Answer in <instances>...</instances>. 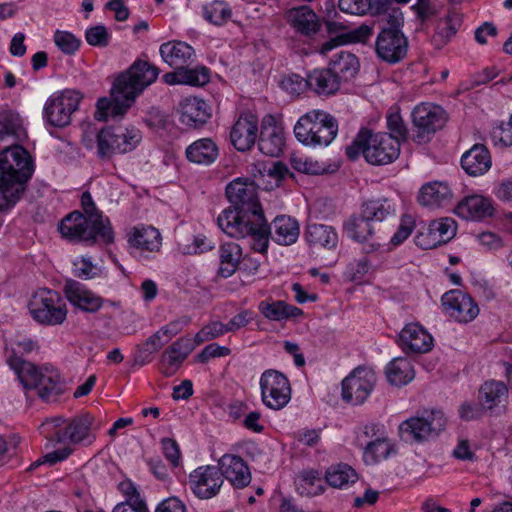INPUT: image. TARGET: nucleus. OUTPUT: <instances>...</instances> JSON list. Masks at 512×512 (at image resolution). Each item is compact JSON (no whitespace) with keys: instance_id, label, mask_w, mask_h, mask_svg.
Instances as JSON below:
<instances>
[{"instance_id":"1","label":"nucleus","mask_w":512,"mask_h":512,"mask_svg":"<svg viewBox=\"0 0 512 512\" xmlns=\"http://www.w3.org/2000/svg\"><path fill=\"white\" fill-rule=\"evenodd\" d=\"M226 195L232 207L217 218L219 228L233 238H251L252 248L266 253L270 230L258 200L257 185L249 178H237L226 187Z\"/></svg>"},{"instance_id":"2","label":"nucleus","mask_w":512,"mask_h":512,"mask_svg":"<svg viewBox=\"0 0 512 512\" xmlns=\"http://www.w3.org/2000/svg\"><path fill=\"white\" fill-rule=\"evenodd\" d=\"M159 69L147 61L137 60L121 73L113 83L110 98L97 101L95 119L107 121L109 117L123 116L143 90L156 81Z\"/></svg>"},{"instance_id":"3","label":"nucleus","mask_w":512,"mask_h":512,"mask_svg":"<svg viewBox=\"0 0 512 512\" xmlns=\"http://www.w3.org/2000/svg\"><path fill=\"white\" fill-rule=\"evenodd\" d=\"M34 173L29 152L12 145L0 152V211L12 208L23 196Z\"/></svg>"},{"instance_id":"4","label":"nucleus","mask_w":512,"mask_h":512,"mask_svg":"<svg viewBox=\"0 0 512 512\" xmlns=\"http://www.w3.org/2000/svg\"><path fill=\"white\" fill-rule=\"evenodd\" d=\"M360 154L372 165H386L398 158L400 143L387 133H372L362 129L351 145L346 147V155L350 160H356Z\"/></svg>"},{"instance_id":"5","label":"nucleus","mask_w":512,"mask_h":512,"mask_svg":"<svg viewBox=\"0 0 512 512\" xmlns=\"http://www.w3.org/2000/svg\"><path fill=\"white\" fill-rule=\"evenodd\" d=\"M94 418L85 413L67 420L61 416L45 420L40 426L41 433L54 444L69 441L71 444H80L85 440L91 443L95 436L92 434Z\"/></svg>"},{"instance_id":"6","label":"nucleus","mask_w":512,"mask_h":512,"mask_svg":"<svg viewBox=\"0 0 512 512\" xmlns=\"http://www.w3.org/2000/svg\"><path fill=\"white\" fill-rule=\"evenodd\" d=\"M338 124L330 114L312 110L300 117L294 126L295 137L306 146H328L336 137Z\"/></svg>"},{"instance_id":"7","label":"nucleus","mask_w":512,"mask_h":512,"mask_svg":"<svg viewBox=\"0 0 512 512\" xmlns=\"http://www.w3.org/2000/svg\"><path fill=\"white\" fill-rule=\"evenodd\" d=\"M447 419L439 409L424 410L421 416L410 417L399 425L401 439L407 443H422L438 437Z\"/></svg>"},{"instance_id":"8","label":"nucleus","mask_w":512,"mask_h":512,"mask_svg":"<svg viewBox=\"0 0 512 512\" xmlns=\"http://www.w3.org/2000/svg\"><path fill=\"white\" fill-rule=\"evenodd\" d=\"M29 310L33 319L41 325H61L67 317V306L60 293L40 289L32 297Z\"/></svg>"},{"instance_id":"9","label":"nucleus","mask_w":512,"mask_h":512,"mask_svg":"<svg viewBox=\"0 0 512 512\" xmlns=\"http://www.w3.org/2000/svg\"><path fill=\"white\" fill-rule=\"evenodd\" d=\"M17 377L25 390H36L38 396L47 402L56 401L65 390L60 373L53 367L38 369L34 366L27 374Z\"/></svg>"},{"instance_id":"10","label":"nucleus","mask_w":512,"mask_h":512,"mask_svg":"<svg viewBox=\"0 0 512 512\" xmlns=\"http://www.w3.org/2000/svg\"><path fill=\"white\" fill-rule=\"evenodd\" d=\"M261 399L265 406L273 410L284 408L291 399L289 379L275 369L265 370L259 380Z\"/></svg>"},{"instance_id":"11","label":"nucleus","mask_w":512,"mask_h":512,"mask_svg":"<svg viewBox=\"0 0 512 512\" xmlns=\"http://www.w3.org/2000/svg\"><path fill=\"white\" fill-rule=\"evenodd\" d=\"M412 121L415 128L414 141L424 143L444 127L447 115L438 105L422 103L412 111Z\"/></svg>"},{"instance_id":"12","label":"nucleus","mask_w":512,"mask_h":512,"mask_svg":"<svg viewBox=\"0 0 512 512\" xmlns=\"http://www.w3.org/2000/svg\"><path fill=\"white\" fill-rule=\"evenodd\" d=\"M377 377L371 368L357 367L342 381V397L353 405L363 404L373 391Z\"/></svg>"},{"instance_id":"13","label":"nucleus","mask_w":512,"mask_h":512,"mask_svg":"<svg viewBox=\"0 0 512 512\" xmlns=\"http://www.w3.org/2000/svg\"><path fill=\"white\" fill-rule=\"evenodd\" d=\"M81 96L74 90H65L50 97L44 107V117L54 127H65L71 121V115L78 109Z\"/></svg>"},{"instance_id":"14","label":"nucleus","mask_w":512,"mask_h":512,"mask_svg":"<svg viewBox=\"0 0 512 512\" xmlns=\"http://www.w3.org/2000/svg\"><path fill=\"white\" fill-rule=\"evenodd\" d=\"M100 225H94L90 219L79 211L68 214L60 223L59 231L63 237L73 241H83L88 244L103 243L100 237Z\"/></svg>"},{"instance_id":"15","label":"nucleus","mask_w":512,"mask_h":512,"mask_svg":"<svg viewBox=\"0 0 512 512\" xmlns=\"http://www.w3.org/2000/svg\"><path fill=\"white\" fill-rule=\"evenodd\" d=\"M408 46V39L402 31L380 30L375 41V52L382 61L396 64L406 57Z\"/></svg>"},{"instance_id":"16","label":"nucleus","mask_w":512,"mask_h":512,"mask_svg":"<svg viewBox=\"0 0 512 512\" xmlns=\"http://www.w3.org/2000/svg\"><path fill=\"white\" fill-rule=\"evenodd\" d=\"M442 305L451 317L461 323L472 321L479 313L474 300L461 290L446 292L442 296Z\"/></svg>"},{"instance_id":"17","label":"nucleus","mask_w":512,"mask_h":512,"mask_svg":"<svg viewBox=\"0 0 512 512\" xmlns=\"http://www.w3.org/2000/svg\"><path fill=\"white\" fill-rule=\"evenodd\" d=\"M219 469L214 466L198 467L189 477L193 493L200 499L214 497L223 484Z\"/></svg>"},{"instance_id":"18","label":"nucleus","mask_w":512,"mask_h":512,"mask_svg":"<svg viewBox=\"0 0 512 512\" xmlns=\"http://www.w3.org/2000/svg\"><path fill=\"white\" fill-rule=\"evenodd\" d=\"M257 132L258 118L251 113L241 114L231 128V143L238 151H248L256 142Z\"/></svg>"},{"instance_id":"19","label":"nucleus","mask_w":512,"mask_h":512,"mask_svg":"<svg viewBox=\"0 0 512 512\" xmlns=\"http://www.w3.org/2000/svg\"><path fill=\"white\" fill-rule=\"evenodd\" d=\"M64 293L68 301L81 311L86 313L98 312L104 300L83 284L75 280H67L64 285Z\"/></svg>"},{"instance_id":"20","label":"nucleus","mask_w":512,"mask_h":512,"mask_svg":"<svg viewBox=\"0 0 512 512\" xmlns=\"http://www.w3.org/2000/svg\"><path fill=\"white\" fill-rule=\"evenodd\" d=\"M399 345L405 353H427L433 347V338L422 326L411 323L401 330Z\"/></svg>"},{"instance_id":"21","label":"nucleus","mask_w":512,"mask_h":512,"mask_svg":"<svg viewBox=\"0 0 512 512\" xmlns=\"http://www.w3.org/2000/svg\"><path fill=\"white\" fill-rule=\"evenodd\" d=\"M285 18L295 32L302 36L312 37L321 27L320 18L308 5L289 9Z\"/></svg>"},{"instance_id":"22","label":"nucleus","mask_w":512,"mask_h":512,"mask_svg":"<svg viewBox=\"0 0 512 512\" xmlns=\"http://www.w3.org/2000/svg\"><path fill=\"white\" fill-rule=\"evenodd\" d=\"M284 144L283 128L275 123L273 117L265 118L259 134V150L265 155L277 157L281 154Z\"/></svg>"},{"instance_id":"23","label":"nucleus","mask_w":512,"mask_h":512,"mask_svg":"<svg viewBox=\"0 0 512 512\" xmlns=\"http://www.w3.org/2000/svg\"><path fill=\"white\" fill-rule=\"evenodd\" d=\"M128 243L139 256L148 258L150 253L158 252L162 245L160 232L152 227H134L128 234Z\"/></svg>"},{"instance_id":"24","label":"nucleus","mask_w":512,"mask_h":512,"mask_svg":"<svg viewBox=\"0 0 512 512\" xmlns=\"http://www.w3.org/2000/svg\"><path fill=\"white\" fill-rule=\"evenodd\" d=\"M219 472L236 488H243L251 481V474L244 460L236 455L226 454L219 460Z\"/></svg>"},{"instance_id":"25","label":"nucleus","mask_w":512,"mask_h":512,"mask_svg":"<svg viewBox=\"0 0 512 512\" xmlns=\"http://www.w3.org/2000/svg\"><path fill=\"white\" fill-rule=\"evenodd\" d=\"M192 350L193 346L189 338H180L175 341L161 355V373L166 377L174 375Z\"/></svg>"},{"instance_id":"26","label":"nucleus","mask_w":512,"mask_h":512,"mask_svg":"<svg viewBox=\"0 0 512 512\" xmlns=\"http://www.w3.org/2000/svg\"><path fill=\"white\" fill-rule=\"evenodd\" d=\"M36 348V343L28 338L14 341L10 346L5 347V358L7 365L17 376L28 373L29 369L35 366L33 363L23 359L25 354L31 353Z\"/></svg>"},{"instance_id":"27","label":"nucleus","mask_w":512,"mask_h":512,"mask_svg":"<svg viewBox=\"0 0 512 512\" xmlns=\"http://www.w3.org/2000/svg\"><path fill=\"white\" fill-rule=\"evenodd\" d=\"M509 397L507 385L498 380H487L478 389V401L484 405L487 411L492 412L497 408L505 407Z\"/></svg>"},{"instance_id":"28","label":"nucleus","mask_w":512,"mask_h":512,"mask_svg":"<svg viewBox=\"0 0 512 512\" xmlns=\"http://www.w3.org/2000/svg\"><path fill=\"white\" fill-rule=\"evenodd\" d=\"M160 55L170 67L179 69L194 61L195 51L186 42L169 41L160 46Z\"/></svg>"},{"instance_id":"29","label":"nucleus","mask_w":512,"mask_h":512,"mask_svg":"<svg viewBox=\"0 0 512 512\" xmlns=\"http://www.w3.org/2000/svg\"><path fill=\"white\" fill-rule=\"evenodd\" d=\"M492 164L489 150L483 144H475L461 157V166L470 176L485 174Z\"/></svg>"},{"instance_id":"30","label":"nucleus","mask_w":512,"mask_h":512,"mask_svg":"<svg viewBox=\"0 0 512 512\" xmlns=\"http://www.w3.org/2000/svg\"><path fill=\"white\" fill-rule=\"evenodd\" d=\"M211 114L202 99L186 98L180 103V122L188 127L197 128L207 122Z\"/></svg>"},{"instance_id":"31","label":"nucleus","mask_w":512,"mask_h":512,"mask_svg":"<svg viewBox=\"0 0 512 512\" xmlns=\"http://www.w3.org/2000/svg\"><path fill=\"white\" fill-rule=\"evenodd\" d=\"M269 239L272 238L280 245H291L295 243L300 234V226L295 218L286 215L277 216L271 225Z\"/></svg>"},{"instance_id":"32","label":"nucleus","mask_w":512,"mask_h":512,"mask_svg":"<svg viewBox=\"0 0 512 512\" xmlns=\"http://www.w3.org/2000/svg\"><path fill=\"white\" fill-rule=\"evenodd\" d=\"M455 213L465 220H482L493 214V207L483 196L472 195L457 204Z\"/></svg>"},{"instance_id":"33","label":"nucleus","mask_w":512,"mask_h":512,"mask_svg":"<svg viewBox=\"0 0 512 512\" xmlns=\"http://www.w3.org/2000/svg\"><path fill=\"white\" fill-rule=\"evenodd\" d=\"M453 193L444 182H431L422 186L418 195V202L427 207H443L452 202Z\"/></svg>"},{"instance_id":"34","label":"nucleus","mask_w":512,"mask_h":512,"mask_svg":"<svg viewBox=\"0 0 512 512\" xmlns=\"http://www.w3.org/2000/svg\"><path fill=\"white\" fill-rule=\"evenodd\" d=\"M81 205L85 212V217L90 219L94 225H100L98 231L100 237L104 240V244H111L114 241V233L108 218L102 215V212L97 209L92 196L89 192H84L81 197Z\"/></svg>"},{"instance_id":"35","label":"nucleus","mask_w":512,"mask_h":512,"mask_svg":"<svg viewBox=\"0 0 512 512\" xmlns=\"http://www.w3.org/2000/svg\"><path fill=\"white\" fill-rule=\"evenodd\" d=\"M340 86V79L330 68L315 69L308 74V88L318 95L334 94Z\"/></svg>"},{"instance_id":"36","label":"nucleus","mask_w":512,"mask_h":512,"mask_svg":"<svg viewBox=\"0 0 512 512\" xmlns=\"http://www.w3.org/2000/svg\"><path fill=\"white\" fill-rule=\"evenodd\" d=\"M304 237L306 241L316 247L334 249L338 244V235L334 227L324 224H308Z\"/></svg>"},{"instance_id":"37","label":"nucleus","mask_w":512,"mask_h":512,"mask_svg":"<svg viewBox=\"0 0 512 512\" xmlns=\"http://www.w3.org/2000/svg\"><path fill=\"white\" fill-rule=\"evenodd\" d=\"M218 147L210 138H202L186 149V157L190 162L202 165L213 163L218 157Z\"/></svg>"},{"instance_id":"38","label":"nucleus","mask_w":512,"mask_h":512,"mask_svg":"<svg viewBox=\"0 0 512 512\" xmlns=\"http://www.w3.org/2000/svg\"><path fill=\"white\" fill-rule=\"evenodd\" d=\"M457 225L452 218H441L429 224L427 236L432 239L424 248H432L446 244L456 235Z\"/></svg>"},{"instance_id":"39","label":"nucleus","mask_w":512,"mask_h":512,"mask_svg":"<svg viewBox=\"0 0 512 512\" xmlns=\"http://www.w3.org/2000/svg\"><path fill=\"white\" fill-rule=\"evenodd\" d=\"M358 58L349 51L341 50L337 52L329 62V68L333 70L339 79L350 80L359 70Z\"/></svg>"},{"instance_id":"40","label":"nucleus","mask_w":512,"mask_h":512,"mask_svg":"<svg viewBox=\"0 0 512 512\" xmlns=\"http://www.w3.org/2000/svg\"><path fill=\"white\" fill-rule=\"evenodd\" d=\"M258 308L262 315L271 321H282L303 314L300 308L280 300L273 302L262 301L259 303Z\"/></svg>"},{"instance_id":"41","label":"nucleus","mask_w":512,"mask_h":512,"mask_svg":"<svg viewBox=\"0 0 512 512\" xmlns=\"http://www.w3.org/2000/svg\"><path fill=\"white\" fill-rule=\"evenodd\" d=\"M241 255L242 251L237 243L222 244L219 249L220 266L218 274L223 278L232 276L238 268Z\"/></svg>"},{"instance_id":"42","label":"nucleus","mask_w":512,"mask_h":512,"mask_svg":"<svg viewBox=\"0 0 512 512\" xmlns=\"http://www.w3.org/2000/svg\"><path fill=\"white\" fill-rule=\"evenodd\" d=\"M361 213L375 226L376 223L394 217L395 208L388 199H377L365 202L361 207Z\"/></svg>"},{"instance_id":"43","label":"nucleus","mask_w":512,"mask_h":512,"mask_svg":"<svg viewBox=\"0 0 512 512\" xmlns=\"http://www.w3.org/2000/svg\"><path fill=\"white\" fill-rule=\"evenodd\" d=\"M386 377L389 383L395 386H402L414 378V370L407 358L398 357L393 359L386 367Z\"/></svg>"},{"instance_id":"44","label":"nucleus","mask_w":512,"mask_h":512,"mask_svg":"<svg viewBox=\"0 0 512 512\" xmlns=\"http://www.w3.org/2000/svg\"><path fill=\"white\" fill-rule=\"evenodd\" d=\"M327 483L334 488H344L358 480V474L348 464H337L331 466L325 474Z\"/></svg>"},{"instance_id":"45","label":"nucleus","mask_w":512,"mask_h":512,"mask_svg":"<svg viewBox=\"0 0 512 512\" xmlns=\"http://www.w3.org/2000/svg\"><path fill=\"white\" fill-rule=\"evenodd\" d=\"M348 236L352 239L366 243L374 234L375 226L369 219L363 217V213L358 216H352L344 226Z\"/></svg>"},{"instance_id":"46","label":"nucleus","mask_w":512,"mask_h":512,"mask_svg":"<svg viewBox=\"0 0 512 512\" xmlns=\"http://www.w3.org/2000/svg\"><path fill=\"white\" fill-rule=\"evenodd\" d=\"M202 11L204 19L216 26L224 25L232 17L230 6L222 0H213L205 4Z\"/></svg>"},{"instance_id":"47","label":"nucleus","mask_w":512,"mask_h":512,"mask_svg":"<svg viewBox=\"0 0 512 512\" xmlns=\"http://www.w3.org/2000/svg\"><path fill=\"white\" fill-rule=\"evenodd\" d=\"M298 489L301 494L316 496L324 492V482L317 470H304L299 475Z\"/></svg>"},{"instance_id":"48","label":"nucleus","mask_w":512,"mask_h":512,"mask_svg":"<svg viewBox=\"0 0 512 512\" xmlns=\"http://www.w3.org/2000/svg\"><path fill=\"white\" fill-rule=\"evenodd\" d=\"M98 155L101 158H109L114 153H120V146L111 127L101 129L97 134Z\"/></svg>"},{"instance_id":"49","label":"nucleus","mask_w":512,"mask_h":512,"mask_svg":"<svg viewBox=\"0 0 512 512\" xmlns=\"http://www.w3.org/2000/svg\"><path fill=\"white\" fill-rule=\"evenodd\" d=\"M459 26V19L454 16H448L441 19L438 23L437 30L433 36V42L437 48L443 47L456 34Z\"/></svg>"},{"instance_id":"50","label":"nucleus","mask_w":512,"mask_h":512,"mask_svg":"<svg viewBox=\"0 0 512 512\" xmlns=\"http://www.w3.org/2000/svg\"><path fill=\"white\" fill-rule=\"evenodd\" d=\"M392 450L387 439L378 437L376 440L367 443L364 450V460L368 464H374L386 459Z\"/></svg>"},{"instance_id":"51","label":"nucleus","mask_w":512,"mask_h":512,"mask_svg":"<svg viewBox=\"0 0 512 512\" xmlns=\"http://www.w3.org/2000/svg\"><path fill=\"white\" fill-rule=\"evenodd\" d=\"M120 146V153H127L136 148L141 141V132L135 127L115 130Z\"/></svg>"},{"instance_id":"52","label":"nucleus","mask_w":512,"mask_h":512,"mask_svg":"<svg viewBox=\"0 0 512 512\" xmlns=\"http://www.w3.org/2000/svg\"><path fill=\"white\" fill-rule=\"evenodd\" d=\"M182 84L192 86H203L210 80V71L208 68L201 66L195 69H188L187 66L181 68Z\"/></svg>"},{"instance_id":"53","label":"nucleus","mask_w":512,"mask_h":512,"mask_svg":"<svg viewBox=\"0 0 512 512\" xmlns=\"http://www.w3.org/2000/svg\"><path fill=\"white\" fill-rule=\"evenodd\" d=\"M227 332H228V330H227L226 324H223L222 322H219V321H213V322H210L209 324L205 325L195 335L194 342L196 345H200L209 340L218 338Z\"/></svg>"},{"instance_id":"54","label":"nucleus","mask_w":512,"mask_h":512,"mask_svg":"<svg viewBox=\"0 0 512 512\" xmlns=\"http://www.w3.org/2000/svg\"><path fill=\"white\" fill-rule=\"evenodd\" d=\"M56 46L65 54H74L80 47L81 41L67 31H56L54 34Z\"/></svg>"},{"instance_id":"55","label":"nucleus","mask_w":512,"mask_h":512,"mask_svg":"<svg viewBox=\"0 0 512 512\" xmlns=\"http://www.w3.org/2000/svg\"><path fill=\"white\" fill-rule=\"evenodd\" d=\"M21 128V120L18 114L9 110L0 111V132L6 137L17 135Z\"/></svg>"},{"instance_id":"56","label":"nucleus","mask_w":512,"mask_h":512,"mask_svg":"<svg viewBox=\"0 0 512 512\" xmlns=\"http://www.w3.org/2000/svg\"><path fill=\"white\" fill-rule=\"evenodd\" d=\"M487 412L486 408L480 401H464L458 409V415L461 420L469 422L479 420Z\"/></svg>"},{"instance_id":"57","label":"nucleus","mask_w":512,"mask_h":512,"mask_svg":"<svg viewBox=\"0 0 512 512\" xmlns=\"http://www.w3.org/2000/svg\"><path fill=\"white\" fill-rule=\"evenodd\" d=\"M85 39L91 46L106 47L110 41V34L104 25H95L86 30Z\"/></svg>"},{"instance_id":"58","label":"nucleus","mask_w":512,"mask_h":512,"mask_svg":"<svg viewBox=\"0 0 512 512\" xmlns=\"http://www.w3.org/2000/svg\"><path fill=\"white\" fill-rule=\"evenodd\" d=\"M338 6L341 11L353 15H364L375 8L373 0H339Z\"/></svg>"},{"instance_id":"59","label":"nucleus","mask_w":512,"mask_h":512,"mask_svg":"<svg viewBox=\"0 0 512 512\" xmlns=\"http://www.w3.org/2000/svg\"><path fill=\"white\" fill-rule=\"evenodd\" d=\"M387 126L391 132L387 134L394 137L398 143H400V140L404 141L407 139L408 130L399 113H391L387 116Z\"/></svg>"},{"instance_id":"60","label":"nucleus","mask_w":512,"mask_h":512,"mask_svg":"<svg viewBox=\"0 0 512 512\" xmlns=\"http://www.w3.org/2000/svg\"><path fill=\"white\" fill-rule=\"evenodd\" d=\"M375 23H364L359 27L343 33L346 37V42H361L366 43L373 35Z\"/></svg>"},{"instance_id":"61","label":"nucleus","mask_w":512,"mask_h":512,"mask_svg":"<svg viewBox=\"0 0 512 512\" xmlns=\"http://www.w3.org/2000/svg\"><path fill=\"white\" fill-rule=\"evenodd\" d=\"M292 167L302 173L318 175L324 172V168L316 161L307 158L294 156L291 158Z\"/></svg>"},{"instance_id":"62","label":"nucleus","mask_w":512,"mask_h":512,"mask_svg":"<svg viewBox=\"0 0 512 512\" xmlns=\"http://www.w3.org/2000/svg\"><path fill=\"white\" fill-rule=\"evenodd\" d=\"M414 229V220L410 215H403L401 218V223L391 237L390 241L393 245H399L403 243L412 233Z\"/></svg>"},{"instance_id":"63","label":"nucleus","mask_w":512,"mask_h":512,"mask_svg":"<svg viewBox=\"0 0 512 512\" xmlns=\"http://www.w3.org/2000/svg\"><path fill=\"white\" fill-rule=\"evenodd\" d=\"M492 140L496 145L508 147L512 145V126L509 123H503L494 127L491 132Z\"/></svg>"},{"instance_id":"64","label":"nucleus","mask_w":512,"mask_h":512,"mask_svg":"<svg viewBox=\"0 0 512 512\" xmlns=\"http://www.w3.org/2000/svg\"><path fill=\"white\" fill-rule=\"evenodd\" d=\"M412 10L421 23L428 21L437 14V9L430 0H417L416 4L412 6Z\"/></svg>"}]
</instances>
